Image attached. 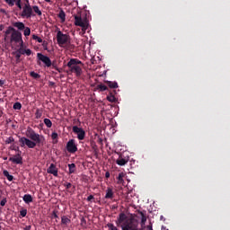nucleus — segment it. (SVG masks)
Here are the masks:
<instances>
[{
	"mask_svg": "<svg viewBox=\"0 0 230 230\" xmlns=\"http://www.w3.org/2000/svg\"><path fill=\"white\" fill-rule=\"evenodd\" d=\"M116 226H120L122 230H143L145 229V224H146V216L141 213V227L139 229L137 222L132 218H128L125 213H120L115 221Z\"/></svg>",
	"mask_w": 230,
	"mask_h": 230,
	"instance_id": "obj_1",
	"label": "nucleus"
},
{
	"mask_svg": "<svg viewBox=\"0 0 230 230\" xmlns=\"http://www.w3.org/2000/svg\"><path fill=\"white\" fill-rule=\"evenodd\" d=\"M8 35H11L10 41L11 42H20L21 45L24 42L22 41V34L15 30L13 27H8L4 33L5 40L8 39Z\"/></svg>",
	"mask_w": 230,
	"mask_h": 230,
	"instance_id": "obj_2",
	"label": "nucleus"
},
{
	"mask_svg": "<svg viewBox=\"0 0 230 230\" xmlns=\"http://www.w3.org/2000/svg\"><path fill=\"white\" fill-rule=\"evenodd\" d=\"M67 67L69 68L70 73H74L75 76H82V67H84V64H82V61L72 58L67 63Z\"/></svg>",
	"mask_w": 230,
	"mask_h": 230,
	"instance_id": "obj_3",
	"label": "nucleus"
},
{
	"mask_svg": "<svg viewBox=\"0 0 230 230\" xmlns=\"http://www.w3.org/2000/svg\"><path fill=\"white\" fill-rule=\"evenodd\" d=\"M75 18V26H80L82 28V31L80 32L81 35H84L87 30H89V21L85 18H82L81 15L76 14L74 15Z\"/></svg>",
	"mask_w": 230,
	"mask_h": 230,
	"instance_id": "obj_4",
	"label": "nucleus"
},
{
	"mask_svg": "<svg viewBox=\"0 0 230 230\" xmlns=\"http://www.w3.org/2000/svg\"><path fill=\"white\" fill-rule=\"evenodd\" d=\"M57 40L60 48H66V46H69V44H71V37L67 34H64L60 31L57 33Z\"/></svg>",
	"mask_w": 230,
	"mask_h": 230,
	"instance_id": "obj_5",
	"label": "nucleus"
},
{
	"mask_svg": "<svg viewBox=\"0 0 230 230\" xmlns=\"http://www.w3.org/2000/svg\"><path fill=\"white\" fill-rule=\"evenodd\" d=\"M72 130H73L74 134H76L79 141H84V139H85V130H84V128H79L77 126H74L72 128Z\"/></svg>",
	"mask_w": 230,
	"mask_h": 230,
	"instance_id": "obj_6",
	"label": "nucleus"
},
{
	"mask_svg": "<svg viewBox=\"0 0 230 230\" xmlns=\"http://www.w3.org/2000/svg\"><path fill=\"white\" fill-rule=\"evenodd\" d=\"M19 142L21 143V146H28V148H35L37 146V143L24 137H21Z\"/></svg>",
	"mask_w": 230,
	"mask_h": 230,
	"instance_id": "obj_7",
	"label": "nucleus"
},
{
	"mask_svg": "<svg viewBox=\"0 0 230 230\" xmlns=\"http://www.w3.org/2000/svg\"><path fill=\"white\" fill-rule=\"evenodd\" d=\"M32 12H33V9L31 8V5L29 4H26L22 8V17L30 19V17H31Z\"/></svg>",
	"mask_w": 230,
	"mask_h": 230,
	"instance_id": "obj_8",
	"label": "nucleus"
},
{
	"mask_svg": "<svg viewBox=\"0 0 230 230\" xmlns=\"http://www.w3.org/2000/svg\"><path fill=\"white\" fill-rule=\"evenodd\" d=\"M66 150L70 154H75V152H78V147L76 146V143L75 142V139H70L66 144Z\"/></svg>",
	"mask_w": 230,
	"mask_h": 230,
	"instance_id": "obj_9",
	"label": "nucleus"
},
{
	"mask_svg": "<svg viewBox=\"0 0 230 230\" xmlns=\"http://www.w3.org/2000/svg\"><path fill=\"white\" fill-rule=\"evenodd\" d=\"M37 57L39 58V60L43 62V64H45V66L47 67H51V59H49V58H48V56H44V55H42L40 53H38Z\"/></svg>",
	"mask_w": 230,
	"mask_h": 230,
	"instance_id": "obj_10",
	"label": "nucleus"
},
{
	"mask_svg": "<svg viewBox=\"0 0 230 230\" xmlns=\"http://www.w3.org/2000/svg\"><path fill=\"white\" fill-rule=\"evenodd\" d=\"M30 139H31L34 143H41L43 137H40V135L35 133V131H31L29 134Z\"/></svg>",
	"mask_w": 230,
	"mask_h": 230,
	"instance_id": "obj_11",
	"label": "nucleus"
},
{
	"mask_svg": "<svg viewBox=\"0 0 230 230\" xmlns=\"http://www.w3.org/2000/svg\"><path fill=\"white\" fill-rule=\"evenodd\" d=\"M18 53H20V55H27V57H30V55H31V50L30 49H24V43H22L18 49Z\"/></svg>",
	"mask_w": 230,
	"mask_h": 230,
	"instance_id": "obj_12",
	"label": "nucleus"
},
{
	"mask_svg": "<svg viewBox=\"0 0 230 230\" xmlns=\"http://www.w3.org/2000/svg\"><path fill=\"white\" fill-rule=\"evenodd\" d=\"M9 161H12V163H14V164H22V157L19 153L16 155L9 158Z\"/></svg>",
	"mask_w": 230,
	"mask_h": 230,
	"instance_id": "obj_13",
	"label": "nucleus"
},
{
	"mask_svg": "<svg viewBox=\"0 0 230 230\" xmlns=\"http://www.w3.org/2000/svg\"><path fill=\"white\" fill-rule=\"evenodd\" d=\"M48 173H51L54 175V177L58 176V170L57 169V166L55 164H51L50 166L47 170Z\"/></svg>",
	"mask_w": 230,
	"mask_h": 230,
	"instance_id": "obj_14",
	"label": "nucleus"
},
{
	"mask_svg": "<svg viewBox=\"0 0 230 230\" xmlns=\"http://www.w3.org/2000/svg\"><path fill=\"white\" fill-rule=\"evenodd\" d=\"M105 199H114V190H112V188H108L106 190Z\"/></svg>",
	"mask_w": 230,
	"mask_h": 230,
	"instance_id": "obj_15",
	"label": "nucleus"
},
{
	"mask_svg": "<svg viewBox=\"0 0 230 230\" xmlns=\"http://www.w3.org/2000/svg\"><path fill=\"white\" fill-rule=\"evenodd\" d=\"M13 26H14V28H17V30H20V31H22V30H24L25 28V25L22 23V22H13Z\"/></svg>",
	"mask_w": 230,
	"mask_h": 230,
	"instance_id": "obj_16",
	"label": "nucleus"
},
{
	"mask_svg": "<svg viewBox=\"0 0 230 230\" xmlns=\"http://www.w3.org/2000/svg\"><path fill=\"white\" fill-rule=\"evenodd\" d=\"M23 201L26 203V204H30V202H33V198H31V195L30 194H25L23 196Z\"/></svg>",
	"mask_w": 230,
	"mask_h": 230,
	"instance_id": "obj_17",
	"label": "nucleus"
},
{
	"mask_svg": "<svg viewBox=\"0 0 230 230\" xmlns=\"http://www.w3.org/2000/svg\"><path fill=\"white\" fill-rule=\"evenodd\" d=\"M58 17L61 22H66V13L64 12V10L59 11Z\"/></svg>",
	"mask_w": 230,
	"mask_h": 230,
	"instance_id": "obj_18",
	"label": "nucleus"
},
{
	"mask_svg": "<svg viewBox=\"0 0 230 230\" xmlns=\"http://www.w3.org/2000/svg\"><path fill=\"white\" fill-rule=\"evenodd\" d=\"M125 177V173L124 172H120V173H119V176H118V178H117V182H118V184H123V182H124V180H123V178Z\"/></svg>",
	"mask_w": 230,
	"mask_h": 230,
	"instance_id": "obj_19",
	"label": "nucleus"
},
{
	"mask_svg": "<svg viewBox=\"0 0 230 230\" xmlns=\"http://www.w3.org/2000/svg\"><path fill=\"white\" fill-rule=\"evenodd\" d=\"M61 223L64 225V226H67V224H71V219H69L66 216H63L61 217Z\"/></svg>",
	"mask_w": 230,
	"mask_h": 230,
	"instance_id": "obj_20",
	"label": "nucleus"
},
{
	"mask_svg": "<svg viewBox=\"0 0 230 230\" xmlns=\"http://www.w3.org/2000/svg\"><path fill=\"white\" fill-rule=\"evenodd\" d=\"M116 163L119 164V166H125L128 161L125 160V158H119L116 161Z\"/></svg>",
	"mask_w": 230,
	"mask_h": 230,
	"instance_id": "obj_21",
	"label": "nucleus"
},
{
	"mask_svg": "<svg viewBox=\"0 0 230 230\" xmlns=\"http://www.w3.org/2000/svg\"><path fill=\"white\" fill-rule=\"evenodd\" d=\"M3 174L4 175V177H6L7 180H9L10 181H13V176H12L10 174V172H8V171L4 170L3 172Z\"/></svg>",
	"mask_w": 230,
	"mask_h": 230,
	"instance_id": "obj_22",
	"label": "nucleus"
},
{
	"mask_svg": "<svg viewBox=\"0 0 230 230\" xmlns=\"http://www.w3.org/2000/svg\"><path fill=\"white\" fill-rule=\"evenodd\" d=\"M24 31H23V35L25 37H30L31 33V30L30 29V27H24Z\"/></svg>",
	"mask_w": 230,
	"mask_h": 230,
	"instance_id": "obj_23",
	"label": "nucleus"
},
{
	"mask_svg": "<svg viewBox=\"0 0 230 230\" xmlns=\"http://www.w3.org/2000/svg\"><path fill=\"white\" fill-rule=\"evenodd\" d=\"M68 168H69V173H75L76 170V165H75V164H68Z\"/></svg>",
	"mask_w": 230,
	"mask_h": 230,
	"instance_id": "obj_24",
	"label": "nucleus"
},
{
	"mask_svg": "<svg viewBox=\"0 0 230 230\" xmlns=\"http://www.w3.org/2000/svg\"><path fill=\"white\" fill-rule=\"evenodd\" d=\"M33 12H35V13H37V15H42V12L40 11V9L39 8V6L34 5L32 7Z\"/></svg>",
	"mask_w": 230,
	"mask_h": 230,
	"instance_id": "obj_25",
	"label": "nucleus"
},
{
	"mask_svg": "<svg viewBox=\"0 0 230 230\" xmlns=\"http://www.w3.org/2000/svg\"><path fill=\"white\" fill-rule=\"evenodd\" d=\"M44 123H45L46 127H48V128H51V127L53 126V123L51 122V120L49 119H45Z\"/></svg>",
	"mask_w": 230,
	"mask_h": 230,
	"instance_id": "obj_26",
	"label": "nucleus"
},
{
	"mask_svg": "<svg viewBox=\"0 0 230 230\" xmlns=\"http://www.w3.org/2000/svg\"><path fill=\"white\" fill-rule=\"evenodd\" d=\"M108 85L111 89H118V83L116 82H109Z\"/></svg>",
	"mask_w": 230,
	"mask_h": 230,
	"instance_id": "obj_27",
	"label": "nucleus"
},
{
	"mask_svg": "<svg viewBox=\"0 0 230 230\" xmlns=\"http://www.w3.org/2000/svg\"><path fill=\"white\" fill-rule=\"evenodd\" d=\"M5 3H7V4L9 6H13V4H15V3L17 2V0H4Z\"/></svg>",
	"mask_w": 230,
	"mask_h": 230,
	"instance_id": "obj_28",
	"label": "nucleus"
},
{
	"mask_svg": "<svg viewBox=\"0 0 230 230\" xmlns=\"http://www.w3.org/2000/svg\"><path fill=\"white\" fill-rule=\"evenodd\" d=\"M22 106L21 105V102H15L14 104H13V109H15L16 111H21V108H22Z\"/></svg>",
	"mask_w": 230,
	"mask_h": 230,
	"instance_id": "obj_29",
	"label": "nucleus"
},
{
	"mask_svg": "<svg viewBox=\"0 0 230 230\" xmlns=\"http://www.w3.org/2000/svg\"><path fill=\"white\" fill-rule=\"evenodd\" d=\"M97 89H100L101 91H107V86L104 84H99Z\"/></svg>",
	"mask_w": 230,
	"mask_h": 230,
	"instance_id": "obj_30",
	"label": "nucleus"
},
{
	"mask_svg": "<svg viewBox=\"0 0 230 230\" xmlns=\"http://www.w3.org/2000/svg\"><path fill=\"white\" fill-rule=\"evenodd\" d=\"M108 102H116V97H114V95H110L107 97Z\"/></svg>",
	"mask_w": 230,
	"mask_h": 230,
	"instance_id": "obj_31",
	"label": "nucleus"
},
{
	"mask_svg": "<svg viewBox=\"0 0 230 230\" xmlns=\"http://www.w3.org/2000/svg\"><path fill=\"white\" fill-rule=\"evenodd\" d=\"M32 39L33 40H37L38 42H42V40L40 39V37L37 36V35H32Z\"/></svg>",
	"mask_w": 230,
	"mask_h": 230,
	"instance_id": "obj_32",
	"label": "nucleus"
},
{
	"mask_svg": "<svg viewBox=\"0 0 230 230\" xmlns=\"http://www.w3.org/2000/svg\"><path fill=\"white\" fill-rule=\"evenodd\" d=\"M15 4H16V6H18V8L20 10H22V5L21 4V0H16Z\"/></svg>",
	"mask_w": 230,
	"mask_h": 230,
	"instance_id": "obj_33",
	"label": "nucleus"
},
{
	"mask_svg": "<svg viewBox=\"0 0 230 230\" xmlns=\"http://www.w3.org/2000/svg\"><path fill=\"white\" fill-rule=\"evenodd\" d=\"M5 143L7 145H10V143H13V137H10L5 140Z\"/></svg>",
	"mask_w": 230,
	"mask_h": 230,
	"instance_id": "obj_34",
	"label": "nucleus"
},
{
	"mask_svg": "<svg viewBox=\"0 0 230 230\" xmlns=\"http://www.w3.org/2000/svg\"><path fill=\"white\" fill-rule=\"evenodd\" d=\"M31 76H32V78H39V74L35 72H31Z\"/></svg>",
	"mask_w": 230,
	"mask_h": 230,
	"instance_id": "obj_35",
	"label": "nucleus"
},
{
	"mask_svg": "<svg viewBox=\"0 0 230 230\" xmlns=\"http://www.w3.org/2000/svg\"><path fill=\"white\" fill-rule=\"evenodd\" d=\"M27 213H28V211L26 209H24L20 212V215H21V217H26Z\"/></svg>",
	"mask_w": 230,
	"mask_h": 230,
	"instance_id": "obj_36",
	"label": "nucleus"
},
{
	"mask_svg": "<svg viewBox=\"0 0 230 230\" xmlns=\"http://www.w3.org/2000/svg\"><path fill=\"white\" fill-rule=\"evenodd\" d=\"M51 137H52V139H57V137H58V134L54 132L51 134Z\"/></svg>",
	"mask_w": 230,
	"mask_h": 230,
	"instance_id": "obj_37",
	"label": "nucleus"
},
{
	"mask_svg": "<svg viewBox=\"0 0 230 230\" xmlns=\"http://www.w3.org/2000/svg\"><path fill=\"white\" fill-rule=\"evenodd\" d=\"M0 205H1V206H5V205H6V199H3V200L0 202Z\"/></svg>",
	"mask_w": 230,
	"mask_h": 230,
	"instance_id": "obj_38",
	"label": "nucleus"
},
{
	"mask_svg": "<svg viewBox=\"0 0 230 230\" xmlns=\"http://www.w3.org/2000/svg\"><path fill=\"white\" fill-rule=\"evenodd\" d=\"M93 199H94V196L90 195V196H88L87 200L91 201V200H93Z\"/></svg>",
	"mask_w": 230,
	"mask_h": 230,
	"instance_id": "obj_39",
	"label": "nucleus"
},
{
	"mask_svg": "<svg viewBox=\"0 0 230 230\" xmlns=\"http://www.w3.org/2000/svg\"><path fill=\"white\" fill-rule=\"evenodd\" d=\"M105 177H106V179H109V177H111V173H110L109 172H107L105 173Z\"/></svg>",
	"mask_w": 230,
	"mask_h": 230,
	"instance_id": "obj_40",
	"label": "nucleus"
},
{
	"mask_svg": "<svg viewBox=\"0 0 230 230\" xmlns=\"http://www.w3.org/2000/svg\"><path fill=\"white\" fill-rule=\"evenodd\" d=\"M146 229H147V230H154V229L152 228V225L147 226H146Z\"/></svg>",
	"mask_w": 230,
	"mask_h": 230,
	"instance_id": "obj_41",
	"label": "nucleus"
},
{
	"mask_svg": "<svg viewBox=\"0 0 230 230\" xmlns=\"http://www.w3.org/2000/svg\"><path fill=\"white\" fill-rule=\"evenodd\" d=\"M4 30V25H0V31H3Z\"/></svg>",
	"mask_w": 230,
	"mask_h": 230,
	"instance_id": "obj_42",
	"label": "nucleus"
},
{
	"mask_svg": "<svg viewBox=\"0 0 230 230\" xmlns=\"http://www.w3.org/2000/svg\"><path fill=\"white\" fill-rule=\"evenodd\" d=\"M30 229H31V226H27L25 227V230H30Z\"/></svg>",
	"mask_w": 230,
	"mask_h": 230,
	"instance_id": "obj_43",
	"label": "nucleus"
},
{
	"mask_svg": "<svg viewBox=\"0 0 230 230\" xmlns=\"http://www.w3.org/2000/svg\"><path fill=\"white\" fill-rule=\"evenodd\" d=\"M66 188H68V189L71 188V183H67Z\"/></svg>",
	"mask_w": 230,
	"mask_h": 230,
	"instance_id": "obj_44",
	"label": "nucleus"
},
{
	"mask_svg": "<svg viewBox=\"0 0 230 230\" xmlns=\"http://www.w3.org/2000/svg\"><path fill=\"white\" fill-rule=\"evenodd\" d=\"M17 58H21V53L16 55Z\"/></svg>",
	"mask_w": 230,
	"mask_h": 230,
	"instance_id": "obj_45",
	"label": "nucleus"
},
{
	"mask_svg": "<svg viewBox=\"0 0 230 230\" xmlns=\"http://www.w3.org/2000/svg\"><path fill=\"white\" fill-rule=\"evenodd\" d=\"M46 3H51V0H45Z\"/></svg>",
	"mask_w": 230,
	"mask_h": 230,
	"instance_id": "obj_46",
	"label": "nucleus"
},
{
	"mask_svg": "<svg viewBox=\"0 0 230 230\" xmlns=\"http://www.w3.org/2000/svg\"><path fill=\"white\" fill-rule=\"evenodd\" d=\"M54 217H55V218H58V216H57V214H55Z\"/></svg>",
	"mask_w": 230,
	"mask_h": 230,
	"instance_id": "obj_47",
	"label": "nucleus"
},
{
	"mask_svg": "<svg viewBox=\"0 0 230 230\" xmlns=\"http://www.w3.org/2000/svg\"><path fill=\"white\" fill-rule=\"evenodd\" d=\"M0 230H1V226H0Z\"/></svg>",
	"mask_w": 230,
	"mask_h": 230,
	"instance_id": "obj_48",
	"label": "nucleus"
}]
</instances>
